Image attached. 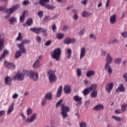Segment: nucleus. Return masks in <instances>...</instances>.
<instances>
[{
	"label": "nucleus",
	"mask_w": 127,
	"mask_h": 127,
	"mask_svg": "<svg viewBox=\"0 0 127 127\" xmlns=\"http://www.w3.org/2000/svg\"><path fill=\"white\" fill-rule=\"evenodd\" d=\"M52 42V41L51 40H48L47 41L45 44V46H49V45H50V44H51V43Z\"/></svg>",
	"instance_id": "obj_52"
},
{
	"label": "nucleus",
	"mask_w": 127,
	"mask_h": 127,
	"mask_svg": "<svg viewBox=\"0 0 127 127\" xmlns=\"http://www.w3.org/2000/svg\"><path fill=\"white\" fill-rule=\"evenodd\" d=\"M115 43H118V39H114V40L112 41V44H115Z\"/></svg>",
	"instance_id": "obj_64"
},
{
	"label": "nucleus",
	"mask_w": 127,
	"mask_h": 127,
	"mask_svg": "<svg viewBox=\"0 0 127 127\" xmlns=\"http://www.w3.org/2000/svg\"><path fill=\"white\" fill-rule=\"evenodd\" d=\"M95 75V71L94 70H88L86 73V76L87 78L92 77Z\"/></svg>",
	"instance_id": "obj_27"
},
{
	"label": "nucleus",
	"mask_w": 127,
	"mask_h": 127,
	"mask_svg": "<svg viewBox=\"0 0 127 127\" xmlns=\"http://www.w3.org/2000/svg\"><path fill=\"white\" fill-rule=\"evenodd\" d=\"M20 40H22V36L21 35V33H19L18 37L16 39V41H19Z\"/></svg>",
	"instance_id": "obj_43"
},
{
	"label": "nucleus",
	"mask_w": 127,
	"mask_h": 127,
	"mask_svg": "<svg viewBox=\"0 0 127 127\" xmlns=\"http://www.w3.org/2000/svg\"><path fill=\"white\" fill-rule=\"evenodd\" d=\"M68 26L66 25H64V26L63 27V29H62V31H64V32L66 31H67V29H68Z\"/></svg>",
	"instance_id": "obj_53"
},
{
	"label": "nucleus",
	"mask_w": 127,
	"mask_h": 127,
	"mask_svg": "<svg viewBox=\"0 0 127 127\" xmlns=\"http://www.w3.org/2000/svg\"><path fill=\"white\" fill-rule=\"evenodd\" d=\"M62 103H63V99H60V100L56 104V108H59V107H60Z\"/></svg>",
	"instance_id": "obj_42"
},
{
	"label": "nucleus",
	"mask_w": 127,
	"mask_h": 127,
	"mask_svg": "<svg viewBox=\"0 0 127 127\" xmlns=\"http://www.w3.org/2000/svg\"><path fill=\"white\" fill-rule=\"evenodd\" d=\"M47 74L49 75V82L51 83V84H53V83L56 82L57 76L55 75L54 71L50 70L47 72Z\"/></svg>",
	"instance_id": "obj_5"
},
{
	"label": "nucleus",
	"mask_w": 127,
	"mask_h": 127,
	"mask_svg": "<svg viewBox=\"0 0 127 127\" xmlns=\"http://www.w3.org/2000/svg\"><path fill=\"white\" fill-rule=\"evenodd\" d=\"M63 90V87L62 85H61L59 89H58L57 92V98H60L62 95V91Z\"/></svg>",
	"instance_id": "obj_21"
},
{
	"label": "nucleus",
	"mask_w": 127,
	"mask_h": 127,
	"mask_svg": "<svg viewBox=\"0 0 127 127\" xmlns=\"http://www.w3.org/2000/svg\"><path fill=\"white\" fill-rule=\"evenodd\" d=\"M77 42V40H76V39L72 38L71 39L70 37H66L64 40V44H67L69 45V44H74V43H76Z\"/></svg>",
	"instance_id": "obj_11"
},
{
	"label": "nucleus",
	"mask_w": 127,
	"mask_h": 127,
	"mask_svg": "<svg viewBox=\"0 0 127 127\" xmlns=\"http://www.w3.org/2000/svg\"><path fill=\"white\" fill-rule=\"evenodd\" d=\"M29 43V40H25L22 41L20 44H23V46H24V44H28Z\"/></svg>",
	"instance_id": "obj_48"
},
{
	"label": "nucleus",
	"mask_w": 127,
	"mask_h": 127,
	"mask_svg": "<svg viewBox=\"0 0 127 127\" xmlns=\"http://www.w3.org/2000/svg\"><path fill=\"white\" fill-rule=\"evenodd\" d=\"M73 17V19H74V20H77V19H78V18H79V16H78V15L77 14H74Z\"/></svg>",
	"instance_id": "obj_59"
},
{
	"label": "nucleus",
	"mask_w": 127,
	"mask_h": 127,
	"mask_svg": "<svg viewBox=\"0 0 127 127\" xmlns=\"http://www.w3.org/2000/svg\"><path fill=\"white\" fill-rule=\"evenodd\" d=\"M115 61V63H116L117 64H121V63L122 62V59L118 58L116 59Z\"/></svg>",
	"instance_id": "obj_50"
},
{
	"label": "nucleus",
	"mask_w": 127,
	"mask_h": 127,
	"mask_svg": "<svg viewBox=\"0 0 127 127\" xmlns=\"http://www.w3.org/2000/svg\"><path fill=\"white\" fill-rule=\"evenodd\" d=\"M94 111H101L104 110V106L102 104H98L93 108Z\"/></svg>",
	"instance_id": "obj_24"
},
{
	"label": "nucleus",
	"mask_w": 127,
	"mask_h": 127,
	"mask_svg": "<svg viewBox=\"0 0 127 127\" xmlns=\"http://www.w3.org/2000/svg\"><path fill=\"white\" fill-rule=\"evenodd\" d=\"M86 55V48L85 47H83L80 49V59H82Z\"/></svg>",
	"instance_id": "obj_20"
},
{
	"label": "nucleus",
	"mask_w": 127,
	"mask_h": 127,
	"mask_svg": "<svg viewBox=\"0 0 127 127\" xmlns=\"http://www.w3.org/2000/svg\"><path fill=\"white\" fill-rule=\"evenodd\" d=\"M116 17H117V15L116 14H113L111 16L110 20V23H111V24H114V23H116L117 21Z\"/></svg>",
	"instance_id": "obj_22"
},
{
	"label": "nucleus",
	"mask_w": 127,
	"mask_h": 127,
	"mask_svg": "<svg viewBox=\"0 0 127 127\" xmlns=\"http://www.w3.org/2000/svg\"><path fill=\"white\" fill-rule=\"evenodd\" d=\"M8 20L10 24H11V25H13V24H14V22H17V20L16 19V17H12L10 18Z\"/></svg>",
	"instance_id": "obj_29"
},
{
	"label": "nucleus",
	"mask_w": 127,
	"mask_h": 127,
	"mask_svg": "<svg viewBox=\"0 0 127 127\" xmlns=\"http://www.w3.org/2000/svg\"><path fill=\"white\" fill-rule=\"evenodd\" d=\"M64 92L65 94H70L71 93V86L69 85H66L64 88Z\"/></svg>",
	"instance_id": "obj_19"
},
{
	"label": "nucleus",
	"mask_w": 127,
	"mask_h": 127,
	"mask_svg": "<svg viewBox=\"0 0 127 127\" xmlns=\"http://www.w3.org/2000/svg\"><path fill=\"white\" fill-rule=\"evenodd\" d=\"M51 19L50 16H46L44 17L43 21L45 22H47V21H49Z\"/></svg>",
	"instance_id": "obj_45"
},
{
	"label": "nucleus",
	"mask_w": 127,
	"mask_h": 127,
	"mask_svg": "<svg viewBox=\"0 0 127 127\" xmlns=\"http://www.w3.org/2000/svg\"><path fill=\"white\" fill-rule=\"evenodd\" d=\"M113 88H114V83L113 82L108 83L105 86L106 91L107 93H109V94H110V93L112 92V90H113Z\"/></svg>",
	"instance_id": "obj_14"
},
{
	"label": "nucleus",
	"mask_w": 127,
	"mask_h": 127,
	"mask_svg": "<svg viewBox=\"0 0 127 127\" xmlns=\"http://www.w3.org/2000/svg\"><path fill=\"white\" fill-rule=\"evenodd\" d=\"M91 97L95 99V98H97L98 96V91L97 90H93L91 93L90 94Z\"/></svg>",
	"instance_id": "obj_32"
},
{
	"label": "nucleus",
	"mask_w": 127,
	"mask_h": 127,
	"mask_svg": "<svg viewBox=\"0 0 127 127\" xmlns=\"http://www.w3.org/2000/svg\"><path fill=\"white\" fill-rule=\"evenodd\" d=\"M66 53L67 54V59H70L72 57V50L71 49H67L66 50Z\"/></svg>",
	"instance_id": "obj_34"
},
{
	"label": "nucleus",
	"mask_w": 127,
	"mask_h": 127,
	"mask_svg": "<svg viewBox=\"0 0 127 127\" xmlns=\"http://www.w3.org/2000/svg\"><path fill=\"white\" fill-rule=\"evenodd\" d=\"M28 75L29 78H30V79H32L33 81H38V77L39 75H38V72H37V71L31 70L29 71Z\"/></svg>",
	"instance_id": "obj_9"
},
{
	"label": "nucleus",
	"mask_w": 127,
	"mask_h": 127,
	"mask_svg": "<svg viewBox=\"0 0 127 127\" xmlns=\"http://www.w3.org/2000/svg\"><path fill=\"white\" fill-rule=\"evenodd\" d=\"M106 60V64H105L104 68L105 70H107L109 75H111L113 74V70L112 69V67H111V65H110V64L113 62V58H112L109 53L107 54Z\"/></svg>",
	"instance_id": "obj_2"
},
{
	"label": "nucleus",
	"mask_w": 127,
	"mask_h": 127,
	"mask_svg": "<svg viewBox=\"0 0 127 127\" xmlns=\"http://www.w3.org/2000/svg\"><path fill=\"white\" fill-rule=\"evenodd\" d=\"M51 56L53 59H55L56 61H59L61 56V49L58 48L51 52Z\"/></svg>",
	"instance_id": "obj_3"
},
{
	"label": "nucleus",
	"mask_w": 127,
	"mask_h": 127,
	"mask_svg": "<svg viewBox=\"0 0 127 127\" xmlns=\"http://www.w3.org/2000/svg\"><path fill=\"white\" fill-rule=\"evenodd\" d=\"M30 30L32 32L36 33V34H40V32H42V33H43L44 32H47V30L42 27H39L37 28V27H34L33 28H31Z\"/></svg>",
	"instance_id": "obj_8"
},
{
	"label": "nucleus",
	"mask_w": 127,
	"mask_h": 127,
	"mask_svg": "<svg viewBox=\"0 0 127 127\" xmlns=\"http://www.w3.org/2000/svg\"><path fill=\"white\" fill-rule=\"evenodd\" d=\"M21 55H22V53L20 51H17L16 52V54L15 55V59H18V58L21 57Z\"/></svg>",
	"instance_id": "obj_33"
},
{
	"label": "nucleus",
	"mask_w": 127,
	"mask_h": 127,
	"mask_svg": "<svg viewBox=\"0 0 127 127\" xmlns=\"http://www.w3.org/2000/svg\"><path fill=\"white\" fill-rule=\"evenodd\" d=\"M4 34H0V52H2V49L4 48Z\"/></svg>",
	"instance_id": "obj_12"
},
{
	"label": "nucleus",
	"mask_w": 127,
	"mask_h": 127,
	"mask_svg": "<svg viewBox=\"0 0 127 127\" xmlns=\"http://www.w3.org/2000/svg\"><path fill=\"white\" fill-rule=\"evenodd\" d=\"M5 113V112H4V110L0 111V117H2V116H3V115H4Z\"/></svg>",
	"instance_id": "obj_62"
},
{
	"label": "nucleus",
	"mask_w": 127,
	"mask_h": 127,
	"mask_svg": "<svg viewBox=\"0 0 127 127\" xmlns=\"http://www.w3.org/2000/svg\"><path fill=\"white\" fill-rule=\"evenodd\" d=\"M45 99L47 100H51L52 99V93L51 92L47 93L45 96Z\"/></svg>",
	"instance_id": "obj_35"
},
{
	"label": "nucleus",
	"mask_w": 127,
	"mask_h": 127,
	"mask_svg": "<svg viewBox=\"0 0 127 127\" xmlns=\"http://www.w3.org/2000/svg\"><path fill=\"white\" fill-rule=\"evenodd\" d=\"M17 98H18V94L16 93L14 94L12 96V99H17Z\"/></svg>",
	"instance_id": "obj_63"
},
{
	"label": "nucleus",
	"mask_w": 127,
	"mask_h": 127,
	"mask_svg": "<svg viewBox=\"0 0 127 127\" xmlns=\"http://www.w3.org/2000/svg\"><path fill=\"white\" fill-rule=\"evenodd\" d=\"M23 4H24L25 5H28L29 4V1L28 0H24L23 3Z\"/></svg>",
	"instance_id": "obj_58"
},
{
	"label": "nucleus",
	"mask_w": 127,
	"mask_h": 127,
	"mask_svg": "<svg viewBox=\"0 0 127 127\" xmlns=\"http://www.w3.org/2000/svg\"><path fill=\"white\" fill-rule=\"evenodd\" d=\"M50 0H39V3L42 6H44V7H46L48 9H53L55 8V7L48 4Z\"/></svg>",
	"instance_id": "obj_6"
},
{
	"label": "nucleus",
	"mask_w": 127,
	"mask_h": 127,
	"mask_svg": "<svg viewBox=\"0 0 127 127\" xmlns=\"http://www.w3.org/2000/svg\"><path fill=\"white\" fill-rule=\"evenodd\" d=\"M9 52H8V51L5 50V51H4L3 52L2 54L1 55V56L0 57V60H1L2 59H3V58H4V57H5V55H8Z\"/></svg>",
	"instance_id": "obj_31"
},
{
	"label": "nucleus",
	"mask_w": 127,
	"mask_h": 127,
	"mask_svg": "<svg viewBox=\"0 0 127 127\" xmlns=\"http://www.w3.org/2000/svg\"><path fill=\"white\" fill-rule=\"evenodd\" d=\"M20 7V5H19V4L14 5L7 9H6V7L0 6V11H5L6 10V13H7V14L4 16V18H5V19H8V18L10 17L11 14L14 13L15 10H17Z\"/></svg>",
	"instance_id": "obj_1"
},
{
	"label": "nucleus",
	"mask_w": 127,
	"mask_h": 127,
	"mask_svg": "<svg viewBox=\"0 0 127 127\" xmlns=\"http://www.w3.org/2000/svg\"><path fill=\"white\" fill-rule=\"evenodd\" d=\"M61 115L63 116V119H66L68 117L67 113L70 112V108L67 106H65V104H63L61 106Z\"/></svg>",
	"instance_id": "obj_4"
},
{
	"label": "nucleus",
	"mask_w": 127,
	"mask_h": 127,
	"mask_svg": "<svg viewBox=\"0 0 127 127\" xmlns=\"http://www.w3.org/2000/svg\"><path fill=\"white\" fill-rule=\"evenodd\" d=\"M110 1H111V0H107L105 6L106 7H109V6H110Z\"/></svg>",
	"instance_id": "obj_60"
},
{
	"label": "nucleus",
	"mask_w": 127,
	"mask_h": 127,
	"mask_svg": "<svg viewBox=\"0 0 127 127\" xmlns=\"http://www.w3.org/2000/svg\"><path fill=\"white\" fill-rule=\"evenodd\" d=\"M91 92H92L91 88L88 87L83 90L82 94L84 95V96H87V95H89Z\"/></svg>",
	"instance_id": "obj_23"
},
{
	"label": "nucleus",
	"mask_w": 127,
	"mask_h": 127,
	"mask_svg": "<svg viewBox=\"0 0 127 127\" xmlns=\"http://www.w3.org/2000/svg\"><path fill=\"white\" fill-rule=\"evenodd\" d=\"M25 76V73L18 71L13 76V80L14 81H16V80H18V81H22L24 80Z\"/></svg>",
	"instance_id": "obj_7"
},
{
	"label": "nucleus",
	"mask_w": 127,
	"mask_h": 127,
	"mask_svg": "<svg viewBox=\"0 0 127 127\" xmlns=\"http://www.w3.org/2000/svg\"><path fill=\"white\" fill-rule=\"evenodd\" d=\"M125 91H126V90L125 89V86L123 84H120L119 87L116 90L117 93H120V92H125Z\"/></svg>",
	"instance_id": "obj_25"
},
{
	"label": "nucleus",
	"mask_w": 127,
	"mask_h": 127,
	"mask_svg": "<svg viewBox=\"0 0 127 127\" xmlns=\"http://www.w3.org/2000/svg\"><path fill=\"white\" fill-rule=\"evenodd\" d=\"M26 12L25 11H23L22 14L20 17V22H24V20H25V14Z\"/></svg>",
	"instance_id": "obj_30"
},
{
	"label": "nucleus",
	"mask_w": 127,
	"mask_h": 127,
	"mask_svg": "<svg viewBox=\"0 0 127 127\" xmlns=\"http://www.w3.org/2000/svg\"><path fill=\"white\" fill-rule=\"evenodd\" d=\"M112 119L115 120L116 122H121V121H122V118L121 117H119L115 115L112 116Z\"/></svg>",
	"instance_id": "obj_36"
},
{
	"label": "nucleus",
	"mask_w": 127,
	"mask_h": 127,
	"mask_svg": "<svg viewBox=\"0 0 127 127\" xmlns=\"http://www.w3.org/2000/svg\"><path fill=\"white\" fill-rule=\"evenodd\" d=\"M36 116L37 114L36 113H34V114L32 115V116L30 117V119H26L25 120L26 123H33L35 120H36Z\"/></svg>",
	"instance_id": "obj_17"
},
{
	"label": "nucleus",
	"mask_w": 127,
	"mask_h": 127,
	"mask_svg": "<svg viewBox=\"0 0 127 127\" xmlns=\"http://www.w3.org/2000/svg\"><path fill=\"white\" fill-rule=\"evenodd\" d=\"M127 104H123L122 105H121V110L123 113L126 111V110H127Z\"/></svg>",
	"instance_id": "obj_40"
},
{
	"label": "nucleus",
	"mask_w": 127,
	"mask_h": 127,
	"mask_svg": "<svg viewBox=\"0 0 127 127\" xmlns=\"http://www.w3.org/2000/svg\"><path fill=\"white\" fill-rule=\"evenodd\" d=\"M4 83L6 86H10L12 83V78L11 76H6L4 79Z\"/></svg>",
	"instance_id": "obj_13"
},
{
	"label": "nucleus",
	"mask_w": 127,
	"mask_h": 127,
	"mask_svg": "<svg viewBox=\"0 0 127 127\" xmlns=\"http://www.w3.org/2000/svg\"><path fill=\"white\" fill-rule=\"evenodd\" d=\"M32 114V109L31 108H28L27 110V114L28 116H30Z\"/></svg>",
	"instance_id": "obj_46"
},
{
	"label": "nucleus",
	"mask_w": 127,
	"mask_h": 127,
	"mask_svg": "<svg viewBox=\"0 0 127 127\" xmlns=\"http://www.w3.org/2000/svg\"><path fill=\"white\" fill-rule=\"evenodd\" d=\"M36 41H38V42H41V37L39 36H37L36 37Z\"/></svg>",
	"instance_id": "obj_54"
},
{
	"label": "nucleus",
	"mask_w": 127,
	"mask_h": 127,
	"mask_svg": "<svg viewBox=\"0 0 127 127\" xmlns=\"http://www.w3.org/2000/svg\"><path fill=\"white\" fill-rule=\"evenodd\" d=\"M42 59V56H40L38 57V59L35 62L33 65V67L35 68H38L40 66V64L39 63L41 60Z\"/></svg>",
	"instance_id": "obj_15"
},
{
	"label": "nucleus",
	"mask_w": 127,
	"mask_h": 127,
	"mask_svg": "<svg viewBox=\"0 0 127 127\" xmlns=\"http://www.w3.org/2000/svg\"><path fill=\"white\" fill-rule=\"evenodd\" d=\"M82 17H87V16H89V12L83 11L82 13Z\"/></svg>",
	"instance_id": "obj_44"
},
{
	"label": "nucleus",
	"mask_w": 127,
	"mask_h": 127,
	"mask_svg": "<svg viewBox=\"0 0 127 127\" xmlns=\"http://www.w3.org/2000/svg\"><path fill=\"white\" fill-rule=\"evenodd\" d=\"M18 48L21 50V52L23 53V54H25L26 53V49L23 46V44H19L17 45Z\"/></svg>",
	"instance_id": "obj_18"
},
{
	"label": "nucleus",
	"mask_w": 127,
	"mask_h": 127,
	"mask_svg": "<svg viewBox=\"0 0 127 127\" xmlns=\"http://www.w3.org/2000/svg\"><path fill=\"white\" fill-rule=\"evenodd\" d=\"M4 65L9 70H15V64L12 63L4 61Z\"/></svg>",
	"instance_id": "obj_10"
},
{
	"label": "nucleus",
	"mask_w": 127,
	"mask_h": 127,
	"mask_svg": "<svg viewBox=\"0 0 127 127\" xmlns=\"http://www.w3.org/2000/svg\"><path fill=\"white\" fill-rule=\"evenodd\" d=\"M85 33V30L84 29H82L80 32H79V34L80 35H84Z\"/></svg>",
	"instance_id": "obj_57"
},
{
	"label": "nucleus",
	"mask_w": 127,
	"mask_h": 127,
	"mask_svg": "<svg viewBox=\"0 0 127 127\" xmlns=\"http://www.w3.org/2000/svg\"><path fill=\"white\" fill-rule=\"evenodd\" d=\"M90 38H92L94 40H96V36L93 34H91L89 36Z\"/></svg>",
	"instance_id": "obj_56"
},
{
	"label": "nucleus",
	"mask_w": 127,
	"mask_h": 127,
	"mask_svg": "<svg viewBox=\"0 0 127 127\" xmlns=\"http://www.w3.org/2000/svg\"><path fill=\"white\" fill-rule=\"evenodd\" d=\"M121 35L123 37V38L125 39H127V31H124L121 33Z\"/></svg>",
	"instance_id": "obj_38"
},
{
	"label": "nucleus",
	"mask_w": 127,
	"mask_h": 127,
	"mask_svg": "<svg viewBox=\"0 0 127 127\" xmlns=\"http://www.w3.org/2000/svg\"><path fill=\"white\" fill-rule=\"evenodd\" d=\"M123 78L125 79V81L127 82V73H126L123 75Z\"/></svg>",
	"instance_id": "obj_61"
},
{
	"label": "nucleus",
	"mask_w": 127,
	"mask_h": 127,
	"mask_svg": "<svg viewBox=\"0 0 127 127\" xmlns=\"http://www.w3.org/2000/svg\"><path fill=\"white\" fill-rule=\"evenodd\" d=\"M80 127H87V123L85 122H81L79 125Z\"/></svg>",
	"instance_id": "obj_49"
},
{
	"label": "nucleus",
	"mask_w": 127,
	"mask_h": 127,
	"mask_svg": "<svg viewBox=\"0 0 127 127\" xmlns=\"http://www.w3.org/2000/svg\"><path fill=\"white\" fill-rule=\"evenodd\" d=\"M38 15L40 18L43 17V11H40L38 12Z\"/></svg>",
	"instance_id": "obj_47"
},
{
	"label": "nucleus",
	"mask_w": 127,
	"mask_h": 127,
	"mask_svg": "<svg viewBox=\"0 0 127 127\" xmlns=\"http://www.w3.org/2000/svg\"><path fill=\"white\" fill-rule=\"evenodd\" d=\"M77 75L78 77H81L82 76V70L80 68H77L76 70Z\"/></svg>",
	"instance_id": "obj_41"
},
{
	"label": "nucleus",
	"mask_w": 127,
	"mask_h": 127,
	"mask_svg": "<svg viewBox=\"0 0 127 127\" xmlns=\"http://www.w3.org/2000/svg\"><path fill=\"white\" fill-rule=\"evenodd\" d=\"M64 36V34L62 33H60L59 34H57V38L58 39H62Z\"/></svg>",
	"instance_id": "obj_37"
},
{
	"label": "nucleus",
	"mask_w": 127,
	"mask_h": 127,
	"mask_svg": "<svg viewBox=\"0 0 127 127\" xmlns=\"http://www.w3.org/2000/svg\"><path fill=\"white\" fill-rule=\"evenodd\" d=\"M97 85L96 83L92 84L89 88H91V92L93 90H96L97 89Z\"/></svg>",
	"instance_id": "obj_39"
},
{
	"label": "nucleus",
	"mask_w": 127,
	"mask_h": 127,
	"mask_svg": "<svg viewBox=\"0 0 127 127\" xmlns=\"http://www.w3.org/2000/svg\"><path fill=\"white\" fill-rule=\"evenodd\" d=\"M46 99H43L41 102L42 106H45V105H46Z\"/></svg>",
	"instance_id": "obj_55"
},
{
	"label": "nucleus",
	"mask_w": 127,
	"mask_h": 127,
	"mask_svg": "<svg viewBox=\"0 0 127 127\" xmlns=\"http://www.w3.org/2000/svg\"><path fill=\"white\" fill-rule=\"evenodd\" d=\"M73 100L75 102H79L77 104H82V97H79L78 95L74 96L73 97Z\"/></svg>",
	"instance_id": "obj_26"
},
{
	"label": "nucleus",
	"mask_w": 127,
	"mask_h": 127,
	"mask_svg": "<svg viewBox=\"0 0 127 127\" xmlns=\"http://www.w3.org/2000/svg\"><path fill=\"white\" fill-rule=\"evenodd\" d=\"M32 24H33V20L32 19V18H30L27 20L26 23H24L23 24V26H24V27H26L27 26H31Z\"/></svg>",
	"instance_id": "obj_16"
},
{
	"label": "nucleus",
	"mask_w": 127,
	"mask_h": 127,
	"mask_svg": "<svg viewBox=\"0 0 127 127\" xmlns=\"http://www.w3.org/2000/svg\"><path fill=\"white\" fill-rule=\"evenodd\" d=\"M13 110H14V103H12L9 107L8 110L7 112V115H9V114L13 112Z\"/></svg>",
	"instance_id": "obj_28"
},
{
	"label": "nucleus",
	"mask_w": 127,
	"mask_h": 127,
	"mask_svg": "<svg viewBox=\"0 0 127 127\" xmlns=\"http://www.w3.org/2000/svg\"><path fill=\"white\" fill-rule=\"evenodd\" d=\"M52 28L54 32H56V29H57V27H56V25L53 24L52 26Z\"/></svg>",
	"instance_id": "obj_51"
}]
</instances>
